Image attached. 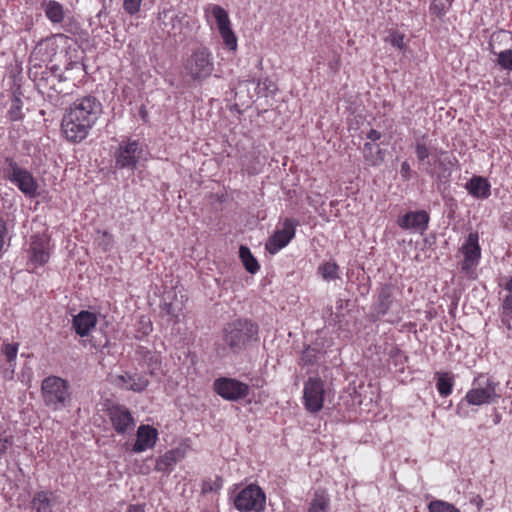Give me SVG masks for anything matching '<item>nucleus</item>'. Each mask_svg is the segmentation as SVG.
Returning <instances> with one entry per match:
<instances>
[{"mask_svg": "<svg viewBox=\"0 0 512 512\" xmlns=\"http://www.w3.org/2000/svg\"><path fill=\"white\" fill-rule=\"evenodd\" d=\"M22 116V101L19 97L14 96L8 110V117L11 121H17L22 119Z\"/></svg>", "mask_w": 512, "mask_h": 512, "instance_id": "nucleus-35", "label": "nucleus"}, {"mask_svg": "<svg viewBox=\"0 0 512 512\" xmlns=\"http://www.w3.org/2000/svg\"><path fill=\"white\" fill-rule=\"evenodd\" d=\"M416 155L419 161H424L426 158L429 157V150L424 143L417 142Z\"/></svg>", "mask_w": 512, "mask_h": 512, "instance_id": "nucleus-44", "label": "nucleus"}, {"mask_svg": "<svg viewBox=\"0 0 512 512\" xmlns=\"http://www.w3.org/2000/svg\"><path fill=\"white\" fill-rule=\"evenodd\" d=\"M492 53L497 56L496 64L498 66L504 70L512 71V49H506L498 53L492 50Z\"/></svg>", "mask_w": 512, "mask_h": 512, "instance_id": "nucleus-33", "label": "nucleus"}, {"mask_svg": "<svg viewBox=\"0 0 512 512\" xmlns=\"http://www.w3.org/2000/svg\"><path fill=\"white\" fill-rule=\"evenodd\" d=\"M211 12L216 20L218 30H225L231 27L227 11L219 5H211Z\"/></svg>", "mask_w": 512, "mask_h": 512, "instance_id": "nucleus-29", "label": "nucleus"}, {"mask_svg": "<svg viewBox=\"0 0 512 512\" xmlns=\"http://www.w3.org/2000/svg\"><path fill=\"white\" fill-rule=\"evenodd\" d=\"M505 289L510 292L509 295H512V278L508 280V282L505 285Z\"/></svg>", "mask_w": 512, "mask_h": 512, "instance_id": "nucleus-50", "label": "nucleus"}, {"mask_svg": "<svg viewBox=\"0 0 512 512\" xmlns=\"http://www.w3.org/2000/svg\"><path fill=\"white\" fill-rule=\"evenodd\" d=\"M96 323V315L89 311H81L73 318V328L81 337L87 336Z\"/></svg>", "mask_w": 512, "mask_h": 512, "instance_id": "nucleus-22", "label": "nucleus"}, {"mask_svg": "<svg viewBox=\"0 0 512 512\" xmlns=\"http://www.w3.org/2000/svg\"><path fill=\"white\" fill-rule=\"evenodd\" d=\"M501 323L508 331L512 330V318L501 317Z\"/></svg>", "mask_w": 512, "mask_h": 512, "instance_id": "nucleus-47", "label": "nucleus"}, {"mask_svg": "<svg viewBox=\"0 0 512 512\" xmlns=\"http://www.w3.org/2000/svg\"><path fill=\"white\" fill-rule=\"evenodd\" d=\"M214 390L228 401H238L249 395L250 388L237 379L221 377L214 381Z\"/></svg>", "mask_w": 512, "mask_h": 512, "instance_id": "nucleus-9", "label": "nucleus"}, {"mask_svg": "<svg viewBox=\"0 0 512 512\" xmlns=\"http://www.w3.org/2000/svg\"><path fill=\"white\" fill-rule=\"evenodd\" d=\"M59 69L56 66L51 68H45L40 73L37 71H30V75H33V80L38 90L49 98L56 95L67 94L66 78L58 72Z\"/></svg>", "mask_w": 512, "mask_h": 512, "instance_id": "nucleus-5", "label": "nucleus"}, {"mask_svg": "<svg viewBox=\"0 0 512 512\" xmlns=\"http://www.w3.org/2000/svg\"><path fill=\"white\" fill-rule=\"evenodd\" d=\"M428 508L430 512H460L454 505L441 500L431 501Z\"/></svg>", "mask_w": 512, "mask_h": 512, "instance_id": "nucleus-34", "label": "nucleus"}, {"mask_svg": "<svg viewBox=\"0 0 512 512\" xmlns=\"http://www.w3.org/2000/svg\"><path fill=\"white\" fill-rule=\"evenodd\" d=\"M381 149L378 145L371 144L369 142L365 143L363 146V154L366 161L375 166L382 162L383 157L381 155Z\"/></svg>", "mask_w": 512, "mask_h": 512, "instance_id": "nucleus-28", "label": "nucleus"}, {"mask_svg": "<svg viewBox=\"0 0 512 512\" xmlns=\"http://www.w3.org/2000/svg\"><path fill=\"white\" fill-rule=\"evenodd\" d=\"M437 376V389L441 396L447 397L452 392L453 381L448 373L438 372Z\"/></svg>", "mask_w": 512, "mask_h": 512, "instance_id": "nucleus-30", "label": "nucleus"}, {"mask_svg": "<svg viewBox=\"0 0 512 512\" xmlns=\"http://www.w3.org/2000/svg\"><path fill=\"white\" fill-rule=\"evenodd\" d=\"M127 512H144V509L141 505H131Z\"/></svg>", "mask_w": 512, "mask_h": 512, "instance_id": "nucleus-49", "label": "nucleus"}, {"mask_svg": "<svg viewBox=\"0 0 512 512\" xmlns=\"http://www.w3.org/2000/svg\"><path fill=\"white\" fill-rule=\"evenodd\" d=\"M239 256L241 258V261H242L245 269L249 273L255 274L259 270L258 261L252 255V253L248 247L241 245L239 248Z\"/></svg>", "mask_w": 512, "mask_h": 512, "instance_id": "nucleus-27", "label": "nucleus"}, {"mask_svg": "<svg viewBox=\"0 0 512 512\" xmlns=\"http://www.w3.org/2000/svg\"><path fill=\"white\" fill-rule=\"evenodd\" d=\"M186 18V14H176L170 9H164L158 13L161 29L176 40L177 37H180V40L184 38L181 36L183 35L185 25L188 24Z\"/></svg>", "mask_w": 512, "mask_h": 512, "instance_id": "nucleus-11", "label": "nucleus"}, {"mask_svg": "<svg viewBox=\"0 0 512 512\" xmlns=\"http://www.w3.org/2000/svg\"><path fill=\"white\" fill-rule=\"evenodd\" d=\"M184 71L193 81L201 82L214 71L212 53L206 47L195 49L184 63Z\"/></svg>", "mask_w": 512, "mask_h": 512, "instance_id": "nucleus-4", "label": "nucleus"}, {"mask_svg": "<svg viewBox=\"0 0 512 512\" xmlns=\"http://www.w3.org/2000/svg\"><path fill=\"white\" fill-rule=\"evenodd\" d=\"M142 150L137 141L122 142L119 145L115 156V165L117 168L134 169L138 163Z\"/></svg>", "mask_w": 512, "mask_h": 512, "instance_id": "nucleus-14", "label": "nucleus"}, {"mask_svg": "<svg viewBox=\"0 0 512 512\" xmlns=\"http://www.w3.org/2000/svg\"><path fill=\"white\" fill-rule=\"evenodd\" d=\"M11 445L12 442L8 438H0V454L4 453Z\"/></svg>", "mask_w": 512, "mask_h": 512, "instance_id": "nucleus-45", "label": "nucleus"}, {"mask_svg": "<svg viewBox=\"0 0 512 512\" xmlns=\"http://www.w3.org/2000/svg\"><path fill=\"white\" fill-rule=\"evenodd\" d=\"M499 395L496 393V384L487 377H479L474 387L466 394V400L471 405H482L494 402Z\"/></svg>", "mask_w": 512, "mask_h": 512, "instance_id": "nucleus-8", "label": "nucleus"}, {"mask_svg": "<svg viewBox=\"0 0 512 512\" xmlns=\"http://www.w3.org/2000/svg\"><path fill=\"white\" fill-rule=\"evenodd\" d=\"M501 317L512 318V295H506L501 305Z\"/></svg>", "mask_w": 512, "mask_h": 512, "instance_id": "nucleus-40", "label": "nucleus"}, {"mask_svg": "<svg viewBox=\"0 0 512 512\" xmlns=\"http://www.w3.org/2000/svg\"><path fill=\"white\" fill-rule=\"evenodd\" d=\"M464 260L461 264L463 271L469 272L478 265L481 257V248L479 245V235L477 232L470 233L461 247Z\"/></svg>", "mask_w": 512, "mask_h": 512, "instance_id": "nucleus-15", "label": "nucleus"}, {"mask_svg": "<svg viewBox=\"0 0 512 512\" xmlns=\"http://www.w3.org/2000/svg\"><path fill=\"white\" fill-rule=\"evenodd\" d=\"M402 171H408L409 170V164L407 162H403L401 166Z\"/></svg>", "mask_w": 512, "mask_h": 512, "instance_id": "nucleus-51", "label": "nucleus"}, {"mask_svg": "<svg viewBox=\"0 0 512 512\" xmlns=\"http://www.w3.org/2000/svg\"><path fill=\"white\" fill-rule=\"evenodd\" d=\"M141 2L142 0H124L123 8L128 14L134 15L139 11Z\"/></svg>", "mask_w": 512, "mask_h": 512, "instance_id": "nucleus-41", "label": "nucleus"}, {"mask_svg": "<svg viewBox=\"0 0 512 512\" xmlns=\"http://www.w3.org/2000/svg\"><path fill=\"white\" fill-rule=\"evenodd\" d=\"M254 88V83L249 80L240 81L235 87L234 97L236 103L234 104V107L238 111H240L241 108H248L251 106L254 97L252 90H254Z\"/></svg>", "mask_w": 512, "mask_h": 512, "instance_id": "nucleus-21", "label": "nucleus"}, {"mask_svg": "<svg viewBox=\"0 0 512 512\" xmlns=\"http://www.w3.org/2000/svg\"><path fill=\"white\" fill-rule=\"evenodd\" d=\"M2 352L5 355L7 361L9 363L13 362L16 359L18 352V344H4L2 348Z\"/></svg>", "mask_w": 512, "mask_h": 512, "instance_id": "nucleus-38", "label": "nucleus"}, {"mask_svg": "<svg viewBox=\"0 0 512 512\" xmlns=\"http://www.w3.org/2000/svg\"><path fill=\"white\" fill-rule=\"evenodd\" d=\"M93 345H94V347H96V348L101 346V344H96V343H94Z\"/></svg>", "mask_w": 512, "mask_h": 512, "instance_id": "nucleus-52", "label": "nucleus"}, {"mask_svg": "<svg viewBox=\"0 0 512 512\" xmlns=\"http://www.w3.org/2000/svg\"><path fill=\"white\" fill-rule=\"evenodd\" d=\"M5 163L7 165L5 168L6 177L26 196H35L38 185L32 174L26 169L19 167L18 164L10 158H6Z\"/></svg>", "mask_w": 512, "mask_h": 512, "instance_id": "nucleus-7", "label": "nucleus"}, {"mask_svg": "<svg viewBox=\"0 0 512 512\" xmlns=\"http://www.w3.org/2000/svg\"><path fill=\"white\" fill-rule=\"evenodd\" d=\"M330 499L324 490H316L308 512H328Z\"/></svg>", "mask_w": 512, "mask_h": 512, "instance_id": "nucleus-26", "label": "nucleus"}, {"mask_svg": "<svg viewBox=\"0 0 512 512\" xmlns=\"http://www.w3.org/2000/svg\"><path fill=\"white\" fill-rule=\"evenodd\" d=\"M224 44L230 49V50H236L237 48V38L232 31L231 27L225 30L219 31Z\"/></svg>", "mask_w": 512, "mask_h": 512, "instance_id": "nucleus-37", "label": "nucleus"}, {"mask_svg": "<svg viewBox=\"0 0 512 512\" xmlns=\"http://www.w3.org/2000/svg\"><path fill=\"white\" fill-rule=\"evenodd\" d=\"M317 359V351L311 347H307L303 353H302V357H301V360L305 363V364H313Z\"/></svg>", "mask_w": 512, "mask_h": 512, "instance_id": "nucleus-42", "label": "nucleus"}, {"mask_svg": "<svg viewBox=\"0 0 512 512\" xmlns=\"http://www.w3.org/2000/svg\"><path fill=\"white\" fill-rule=\"evenodd\" d=\"M222 487V479L217 477L214 481L205 480L202 485L203 493L218 491Z\"/></svg>", "mask_w": 512, "mask_h": 512, "instance_id": "nucleus-39", "label": "nucleus"}, {"mask_svg": "<svg viewBox=\"0 0 512 512\" xmlns=\"http://www.w3.org/2000/svg\"><path fill=\"white\" fill-rule=\"evenodd\" d=\"M435 7H437L436 4L431 5V9H434Z\"/></svg>", "mask_w": 512, "mask_h": 512, "instance_id": "nucleus-53", "label": "nucleus"}, {"mask_svg": "<svg viewBox=\"0 0 512 512\" xmlns=\"http://www.w3.org/2000/svg\"><path fill=\"white\" fill-rule=\"evenodd\" d=\"M176 463L175 452L168 451L157 460L156 470L163 471Z\"/></svg>", "mask_w": 512, "mask_h": 512, "instance_id": "nucleus-36", "label": "nucleus"}, {"mask_svg": "<svg viewBox=\"0 0 512 512\" xmlns=\"http://www.w3.org/2000/svg\"><path fill=\"white\" fill-rule=\"evenodd\" d=\"M381 136L382 134L375 129H371L367 134V138L371 141H377L381 138Z\"/></svg>", "mask_w": 512, "mask_h": 512, "instance_id": "nucleus-46", "label": "nucleus"}, {"mask_svg": "<svg viewBox=\"0 0 512 512\" xmlns=\"http://www.w3.org/2000/svg\"><path fill=\"white\" fill-rule=\"evenodd\" d=\"M318 273L326 281L339 278V266L335 262H325L318 267Z\"/></svg>", "mask_w": 512, "mask_h": 512, "instance_id": "nucleus-31", "label": "nucleus"}, {"mask_svg": "<svg viewBox=\"0 0 512 512\" xmlns=\"http://www.w3.org/2000/svg\"><path fill=\"white\" fill-rule=\"evenodd\" d=\"M490 184L481 176H473L466 184V189L473 197L486 199L490 195Z\"/></svg>", "mask_w": 512, "mask_h": 512, "instance_id": "nucleus-23", "label": "nucleus"}, {"mask_svg": "<svg viewBox=\"0 0 512 512\" xmlns=\"http://www.w3.org/2000/svg\"><path fill=\"white\" fill-rule=\"evenodd\" d=\"M50 258V240L46 235H35L31 238L30 260L43 265Z\"/></svg>", "mask_w": 512, "mask_h": 512, "instance_id": "nucleus-17", "label": "nucleus"}, {"mask_svg": "<svg viewBox=\"0 0 512 512\" xmlns=\"http://www.w3.org/2000/svg\"><path fill=\"white\" fill-rule=\"evenodd\" d=\"M259 327L249 319H236L222 330V340L233 353H240L259 340Z\"/></svg>", "mask_w": 512, "mask_h": 512, "instance_id": "nucleus-2", "label": "nucleus"}, {"mask_svg": "<svg viewBox=\"0 0 512 512\" xmlns=\"http://www.w3.org/2000/svg\"><path fill=\"white\" fill-rule=\"evenodd\" d=\"M390 43L393 47L402 50L404 48V36L401 33L394 32L390 36Z\"/></svg>", "mask_w": 512, "mask_h": 512, "instance_id": "nucleus-43", "label": "nucleus"}, {"mask_svg": "<svg viewBox=\"0 0 512 512\" xmlns=\"http://www.w3.org/2000/svg\"><path fill=\"white\" fill-rule=\"evenodd\" d=\"M254 91L260 96L268 97L277 91V86L272 80L265 78L257 83Z\"/></svg>", "mask_w": 512, "mask_h": 512, "instance_id": "nucleus-32", "label": "nucleus"}, {"mask_svg": "<svg viewBox=\"0 0 512 512\" xmlns=\"http://www.w3.org/2000/svg\"><path fill=\"white\" fill-rule=\"evenodd\" d=\"M339 62H340V57L338 55H336L334 57V60L332 62H330V68L333 69L334 71H337L338 68H339Z\"/></svg>", "mask_w": 512, "mask_h": 512, "instance_id": "nucleus-48", "label": "nucleus"}, {"mask_svg": "<svg viewBox=\"0 0 512 512\" xmlns=\"http://www.w3.org/2000/svg\"><path fill=\"white\" fill-rule=\"evenodd\" d=\"M107 414L118 434H127L134 430L135 420L127 407L119 404L111 405L107 409Z\"/></svg>", "mask_w": 512, "mask_h": 512, "instance_id": "nucleus-13", "label": "nucleus"}, {"mask_svg": "<svg viewBox=\"0 0 512 512\" xmlns=\"http://www.w3.org/2000/svg\"><path fill=\"white\" fill-rule=\"evenodd\" d=\"M305 408L311 413L319 412L324 403V383L320 378L310 377L304 385L303 391Z\"/></svg>", "mask_w": 512, "mask_h": 512, "instance_id": "nucleus-10", "label": "nucleus"}, {"mask_svg": "<svg viewBox=\"0 0 512 512\" xmlns=\"http://www.w3.org/2000/svg\"><path fill=\"white\" fill-rule=\"evenodd\" d=\"M297 224L298 222L293 219H284L283 227L276 230L267 240L265 244L266 250L271 254H276L284 248L295 236V227Z\"/></svg>", "mask_w": 512, "mask_h": 512, "instance_id": "nucleus-12", "label": "nucleus"}, {"mask_svg": "<svg viewBox=\"0 0 512 512\" xmlns=\"http://www.w3.org/2000/svg\"><path fill=\"white\" fill-rule=\"evenodd\" d=\"M42 8L47 18L53 23H61L64 19L63 6L55 1L50 0L42 4Z\"/></svg>", "mask_w": 512, "mask_h": 512, "instance_id": "nucleus-25", "label": "nucleus"}, {"mask_svg": "<svg viewBox=\"0 0 512 512\" xmlns=\"http://www.w3.org/2000/svg\"><path fill=\"white\" fill-rule=\"evenodd\" d=\"M102 114V104L91 95L77 99L62 119V132L67 140L79 143L84 140Z\"/></svg>", "mask_w": 512, "mask_h": 512, "instance_id": "nucleus-1", "label": "nucleus"}, {"mask_svg": "<svg viewBox=\"0 0 512 512\" xmlns=\"http://www.w3.org/2000/svg\"><path fill=\"white\" fill-rule=\"evenodd\" d=\"M41 393L44 404L53 410L66 407L71 401L69 383L57 376H49L42 381Z\"/></svg>", "mask_w": 512, "mask_h": 512, "instance_id": "nucleus-3", "label": "nucleus"}, {"mask_svg": "<svg viewBox=\"0 0 512 512\" xmlns=\"http://www.w3.org/2000/svg\"><path fill=\"white\" fill-rule=\"evenodd\" d=\"M114 383L121 389L131 390L137 393L144 391L149 385L146 376L128 372L118 375Z\"/></svg>", "mask_w": 512, "mask_h": 512, "instance_id": "nucleus-18", "label": "nucleus"}, {"mask_svg": "<svg viewBox=\"0 0 512 512\" xmlns=\"http://www.w3.org/2000/svg\"><path fill=\"white\" fill-rule=\"evenodd\" d=\"M429 219V214L425 210L412 211L400 217L398 225L405 230L423 233L428 227Z\"/></svg>", "mask_w": 512, "mask_h": 512, "instance_id": "nucleus-16", "label": "nucleus"}, {"mask_svg": "<svg viewBox=\"0 0 512 512\" xmlns=\"http://www.w3.org/2000/svg\"><path fill=\"white\" fill-rule=\"evenodd\" d=\"M158 432L150 425H140L137 430V439L132 447L134 453H140L154 447Z\"/></svg>", "mask_w": 512, "mask_h": 512, "instance_id": "nucleus-19", "label": "nucleus"}, {"mask_svg": "<svg viewBox=\"0 0 512 512\" xmlns=\"http://www.w3.org/2000/svg\"><path fill=\"white\" fill-rule=\"evenodd\" d=\"M54 499L52 492L40 491L33 497L32 506L37 512H52Z\"/></svg>", "mask_w": 512, "mask_h": 512, "instance_id": "nucleus-24", "label": "nucleus"}, {"mask_svg": "<svg viewBox=\"0 0 512 512\" xmlns=\"http://www.w3.org/2000/svg\"><path fill=\"white\" fill-rule=\"evenodd\" d=\"M266 496L255 484L243 488L234 498V506L240 512H262L265 509Z\"/></svg>", "mask_w": 512, "mask_h": 512, "instance_id": "nucleus-6", "label": "nucleus"}, {"mask_svg": "<svg viewBox=\"0 0 512 512\" xmlns=\"http://www.w3.org/2000/svg\"><path fill=\"white\" fill-rule=\"evenodd\" d=\"M394 287L391 284H384L378 292L377 300L373 305V311L377 318L383 317L393 304Z\"/></svg>", "mask_w": 512, "mask_h": 512, "instance_id": "nucleus-20", "label": "nucleus"}, {"mask_svg": "<svg viewBox=\"0 0 512 512\" xmlns=\"http://www.w3.org/2000/svg\"><path fill=\"white\" fill-rule=\"evenodd\" d=\"M171 306H172V305H171V304H169L168 313H171V310H170V309H171Z\"/></svg>", "mask_w": 512, "mask_h": 512, "instance_id": "nucleus-54", "label": "nucleus"}]
</instances>
